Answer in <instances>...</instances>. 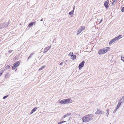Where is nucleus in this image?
Listing matches in <instances>:
<instances>
[{
    "label": "nucleus",
    "mask_w": 124,
    "mask_h": 124,
    "mask_svg": "<svg viewBox=\"0 0 124 124\" xmlns=\"http://www.w3.org/2000/svg\"><path fill=\"white\" fill-rule=\"evenodd\" d=\"M35 22H33L30 23L29 24L28 26L29 27H30L31 26H32L33 24H35Z\"/></svg>",
    "instance_id": "14"
},
{
    "label": "nucleus",
    "mask_w": 124,
    "mask_h": 124,
    "mask_svg": "<svg viewBox=\"0 0 124 124\" xmlns=\"http://www.w3.org/2000/svg\"><path fill=\"white\" fill-rule=\"evenodd\" d=\"M31 55H30V56L29 57H28V59H29L30 58V57H31Z\"/></svg>",
    "instance_id": "36"
},
{
    "label": "nucleus",
    "mask_w": 124,
    "mask_h": 124,
    "mask_svg": "<svg viewBox=\"0 0 124 124\" xmlns=\"http://www.w3.org/2000/svg\"><path fill=\"white\" fill-rule=\"evenodd\" d=\"M102 21V19H101L100 21V22L99 23V24Z\"/></svg>",
    "instance_id": "31"
},
{
    "label": "nucleus",
    "mask_w": 124,
    "mask_h": 124,
    "mask_svg": "<svg viewBox=\"0 0 124 124\" xmlns=\"http://www.w3.org/2000/svg\"><path fill=\"white\" fill-rule=\"evenodd\" d=\"M121 60L124 62V56H121Z\"/></svg>",
    "instance_id": "18"
},
{
    "label": "nucleus",
    "mask_w": 124,
    "mask_h": 124,
    "mask_svg": "<svg viewBox=\"0 0 124 124\" xmlns=\"http://www.w3.org/2000/svg\"><path fill=\"white\" fill-rule=\"evenodd\" d=\"M63 63V62H62L60 63V65H61Z\"/></svg>",
    "instance_id": "32"
},
{
    "label": "nucleus",
    "mask_w": 124,
    "mask_h": 124,
    "mask_svg": "<svg viewBox=\"0 0 124 124\" xmlns=\"http://www.w3.org/2000/svg\"><path fill=\"white\" fill-rule=\"evenodd\" d=\"M85 28V26H81L80 27V31L78 33V34H79L81 33V32L84 30Z\"/></svg>",
    "instance_id": "8"
},
{
    "label": "nucleus",
    "mask_w": 124,
    "mask_h": 124,
    "mask_svg": "<svg viewBox=\"0 0 124 124\" xmlns=\"http://www.w3.org/2000/svg\"><path fill=\"white\" fill-rule=\"evenodd\" d=\"M45 67V66H42L39 69V70H40L43 69L44 67Z\"/></svg>",
    "instance_id": "19"
},
{
    "label": "nucleus",
    "mask_w": 124,
    "mask_h": 124,
    "mask_svg": "<svg viewBox=\"0 0 124 124\" xmlns=\"http://www.w3.org/2000/svg\"><path fill=\"white\" fill-rule=\"evenodd\" d=\"M113 43V42H112L111 41L109 42V45H110L112 43Z\"/></svg>",
    "instance_id": "29"
},
{
    "label": "nucleus",
    "mask_w": 124,
    "mask_h": 124,
    "mask_svg": "<svg viewBox=\"0 0 124 124\" xmlns=\"http://www.w3.org/2000/svg\"><path fill=\"white\" fill-rule=\"evenodd\" d=\"M122 103V102L120 103H118V104L117 106V107L116 108V109H117L118 108H119L120 105L121 104V103Z\"/></svg>",
    "instance_id": "16"
},
{
    "label": "nucleus",
    "mask_w": 124,
    "mask_h": 124,
    "mask_svg": "<svg viewBox=\"0 0 124 124\" xmlns=\"http://www.w3.org/2000/svg\"><path fill=\"white\" fill-rule=\"evenodd\" d=\"M37 108L35 107L31 111V114H32L33 113V112H34V111H35L37 109Z\"/></svg>",
    "instance_id": "11"
},
{
    "label": "nucleus",
    "mask_w": 124,
    "mask_h": 124,
    "mask_svg": "<svg viewBox=\"0 0 124 124\" xmlns=\"http://www.w3.org/2000/svg\"><path fill=\"white\" fill-rule=\"evenodd\" d=\"M73 102L71 99L70 98H68L64 99L60 101L59 103L61 104H65L71 103Z\"/></svg>",
    "instance_id": "3"
},
{
    "label": "nucleus",
    "mask_w": 124,
    "mask_h": 124,
    "mask_svg": "<svg viewBox=\"0 0 124 124\" xmlns=\"http://www.w3.org/2000/svg\"><path fill=\"white\" fill-rule=\"evenodd\" d=\"M113 43V42H112L111 41L109 42V45H110L112 43Z\"/></svg>",
    "instance_id": "30"
},
{
    "label": "nucleus",
    "mask_w": 124,
    "mask_h": 124,
    "mask_svg": "<svg viewBox=\"0 0 124 124\" xmlns=\"http://www.w3.org/2000/svg\"><path fill=\"white\" fill-rule=\"evenodd\" d=\"M10 67V66L9 65H7L5 67V69L6 70L9 69Z\"/></svg>",
    "instance_id": "15"
},
{
    "label": "nucleus",
    "mask_w": 124,
    "mask_h": 124,
    "mask_svg": "<svg viewBox=\"0 0 124 124\" xmlns=\"http://www.w3.org/2000/svg\"><path fill=\"white\" fill-rule=\"evenodd\" d=\"M108 3L109 1L108 0H107L104 2V5L106 8H107L108 7Z\"/></svg>",
    "instance_id": "6"
},
{
    "label": "nucleus",
    "mask_w": 124,
    "mask_h": 124,
    "mask_svg": "<svg viewBox=\"0 0 124 124\" xmlns=\"http://www.w3.org/2000/svg\"><path fill=\"white\" fill-rule=\"evenodd\" d=\"M66 121H61V122H59L58 123V124H61L62 123H63L64 122H65Z\"/></svg>",
    "instance_id": "22"
},
{
    "label": "nucleus",
    "mask_w": 124,
    "mask_h": 124,
    "mask_svg": "<svg viewBox=\"0 0 124 124\" xmlns=\"http://www.w3.org/2000/svg\"><path fill=\"white\" fill-rule=\"evenodd\" d=\"M116 41V40L115 39V38H114V39H112V40H111V41L112 42H114L115 41Z\"/></svg>",
    "instance_id": "23"
},
{
    "label": "nucleus",
    "mask_w": 124,
    "mask_h": 124,
    "mask_svg": "<svg viewBox=\"0 0 124 124\" xmlns=\"http://www.w3.org/2000/svg\"><path fill=\"white\" fill-rule=\"evenodd\" d=\"M74 10L72 11L71 12H70L69 13V14L70 15H71V14H72L73 13Z\"/></svg>",
    "instance_id": "21"
},
{
    "label": "nucleus",
    "mask_w": 124,
    "mask_h": 124,
    "mask_svg": "<svg viewBox=\"0 0 124 124\" xmlns=\"http://www.w3.org/2000/svg\"><path fill=\"white\" fill-rule=\"evenodd\" d=\"M73 55V53L72 52H70L69 54V56H70L71 57Z\"/></svg>",
    "instance_id": "17"
},
{
    "label": "nucleus",
    "mask_w": 124,
    "mask_h": 124,
    "mask_svg": "<svg viewBox=\"0 0 124 124\" xmlns=\"http://www.w3.org/2000/svg\"><path fill=\"white\" fill-rule=\"evenodd\" d=\"M3 71H2L0 72V76L1 75L2 73H3Z\"/></svg>",
    "instance_id": "24"
},
{
    "label": "nucleus",
    "mask_w": 124,
    "mask_h": 124,
    "mask_svg": "<svg viewBox=\"0 0 124 124\" xmlns=\"http://www.w3.org/2000/svg\"><path fill=\"white\" fill-rule=\"evenodd\" d=\"M109 47H107L105 48L99 50L98 52V53L100 55L105 54L110 49Z\"/></svg>",
    "instance_id": "2"
},
{
    "label": "nucleus",
    "mask_w": 124,
    "mask_h": 124,
    "mask_svg": "<svg viewBox=\"0 0 124 124\" xmlns=\"http://www.w3.org/2000/svg\"><path fill=\"white\" fill-rule=\"evenodd\" d=\"M117 0H114L113 1L111 4L112 6L114 5H115V4L117 2Z\"/></svg>",
    "instance_id": "12"
},
{
    "label": "nucleus",
    "mask_w": 124,
    "mask_h": 124,
    "mask_svg": "<svg viewBox=\"0 0 124 124\" xmlns=\"http://www.w3.org/2000/svg\"><path fill=\"white\" fill-rule=\"evenodd\" d=\"M71 59L73 60L75 59L76 58V56L75 55H73L71 56Z\"/></svg>",
    "instance_id": "13"
},
{
    "label": "nucleus",
    "mask_w": 124,
    "mask_h": 124,
    "mask_svg": "<svg viewBox=\"0 0 124 124\" xmlns=\"http://www.w3.org/2000/svg\"><path fill=\"white\" fill-rule=\"evenodd\" d=\"M34 54V53H32L30 55H31V56L32 55H33Z\"/></svg>",
    "instance_id": "33"
},
{
    "label": "nucleus",
    "mask_w": 124,
    "mask_h": 124,
    "mask_svg": "<svg viewBox=\"0 0 124 124\" xmlns=\"http://www.w3.org/2000/svg\"><path fill=\"white\" fill-rule=\"evenodd\" d=\"M43 20V19H41V20H40V21H42Z\"/></svg>",
    "instance_id": "35"
},
{
    "label": "nucleus",
    "mask_w": 124,
    "mask_h": 124,
    "mask_svg": "<svg viewBox=\"0 0 124 124\" xmlns=\"http://www.w3.org/2000/svg\"><path fill=\"white\" fill-rule=\"evenodd\" d=\"M123 98V99H124V97H123L122 98Z\"/></svg>",
    "instance_id": "38"
},
{
    "label": "nucleus",
    "mask_w": 124,
    "mask_h": 124,
    "mask_svg": "<svg viewBox=\"0 0 124 124\" xmlns=\"http://www.w3.org/2000/svg\"><path fill=\"white\" fill-rule=\"evenodd\" d=\"M109 113V110L108 109H107V110L106 114L107 116L108 115Z\"/></svg>",
    "instance_id": "20"
},
{
    "label": "nucleus",
    "mask_w": 124,
    "mask_h": 124,
    "mask_svg": "<svg viewBox=\"0 0 124 124\" xmlns=\"http://www.w3.org/2000/svg\"><path fill=\"white\" fill-rule=\"evenodd\" d=\"M80 31H79V30H78V31H77V32H78V33H77V34H78V33Z\"/></svg>",
    "instance_id": "34"
},
{
    "label": "nucleus",
    "mask_w": 124,
    "mask_h": 124,
    "mask_svg": "<svg viewBox=\"0 0 124 124\" xmlns=\"http://www.w3.org/2000/svg\"><path fill=\"white\" fill-rule=\"evenodd\" d=\"M31 55H30V56L29 57H28V59H29L30 58V57H31Z\"/></svg>",
    "instance_id": "37"
},
{
    "label": "nucleus",
    "mask_w": 124,
    "mask_h": 124,
    "mask_svg": "<svg viewBox=\"0 0 124 124\" xmlns=\"http://www.w3.org/2000/svg\"><path fill=\"white\" fill-rule=\"evenodd\" d=\"M92 116L91 114H88L83 116L82 118V120L84 122L86 123L91 120Z\"/></svg>",
    "instance_id": "1"
},
{
    "label": "nucleus",
    "mask_w": 124,
    "mask_h": 124,
    "mask_svg": "<svg viewBox=\"0 0 124 124\" xmlns=\"http://www.w3.org/2000/svg\"><path fill=\"white\" fill-rule=\"evenodd\" d=\"M66 116H67V115H64V116H63L62 117V119H64Z\"/></svg>",
    "instance_id": "28"
},
{
    "label": "nucleus",
    "mask_w": 124,
    "mask_h": 124,
    "mask_svg": "<svg viewBox=\"0 0 124 124\" xmlns=\"http://www.w3.org/2000/svg\"><path fill=\"white\" fill-rule=\"evenodd\" d=\"M85 62L83 61L79 65L78 67L79 69H80L83 66Z\"/></svg>",
    "instance_id": "5"
},
{
    "label": "nucleus",
    "mask_w": 124,
    "mask_h": 124,
    "mask_svg": "<svg viewBox=\"0 0 124 124\" xmlns=\"http://www.w3.org/2000/svg\"><path fill=\"white\" fill-rule=\"evenodd\" d=\"M51 48L50 46L46 47L45 48L44 52L45 53L46 52L49 50Z\"/></svg>",
    "instance_id": "7"
},
{
    "label": "nucleus",
    "mask_w": 124,
    "mask_h": 124,
    "mask_svg": "<svg viewBox=\"0 0 124 124\" xmlns=\"http://www.w3.org/2000/svg\"><path fill=\"white\" fill-rule=\"evenodd\" d=\"M8 96V95H7V96H4V97H3V99H5Z\"/></svg>",
    "instance_id": "26"
},
{
    "label": "nucleus",
    "mask_w": 124,
    "mask_h": 124,
    "mask_svg": "<svg viewBox=\"0 0 124 124\" xmlns=\"http://www.w3.org/2000/svg\"><path fill=\"white\" fill-rule=\"evenodd\" d=\"M20 62L18 61L15 62L13 65L12 69L13 70H14L16 68L18 67L20 64Z\"/></svg>",
    "instance_id": "4"
},
{
    "label": "nucleus",
    "mask_w": 124,
    "mask_h": 124,
    "mask_svg": "<svg viewBox=\"0 0 124 124\" xmlns=\"http://www.w3.org/2000/svg\"><path fill=\"white\" fill-rule=\"evenodd\" d=\"M96 113L97 114H102V111L101 110L98 109Z\"/></svg>",
    "instance_id": "10"
},
{
    "label": "nucleus",
    "mask_w": 124,
    "mask_h": 124,
    "mask_svg": "<svg viewBox=\"0 0 124 124\" xmlns=\"http://www.w3.org/2000/svg\"><path fill=\"white\" fill-rule=\"evenodd\" d=\"M122 37V35H119L117 37L115 38V39L116 40H117L119 39H120Z\"/></svg>",
    "instance_id": "9"
},
{
    "label": "nucleus",
    "mask_w": 124,
    "mask_h": 124,
    "mask_svg": "<svg viewBox=\"0 0 124 124\" xmlns=\"http://www.w3.org/2000/svg\"><path fill=\"white\" fill-rule=\"evenodd\" d=\"M121 11L122 12H124V7H123L121 9Z\"/></svg>",
    "instance_id": "25"
},
{
    "label": "nucleus",
    "mask_w": 124,
    "mask_h": 124,
    "mask_svg": "<svg viewBox=\"0 0 124 124\" xmlns=\"http://www.w3.org/2000/svg\"><path fill=\"white\" fill-rule=\"evenodd\" d=\"M71 113H69L68 114H67L66 115H67V116H70V115H71Z\"/></svg>",
    "instance_id": "27"
}]
</instances>
